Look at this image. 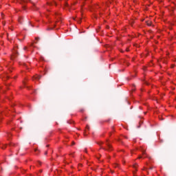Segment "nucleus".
Returning <instances> with one entry per match:
<instances>
[{
	"label": "nucleus",
	"instance_id": "nucleus-3",
	"mask_svg": "<svg viewBox=\"0 0 176 176\" xmlns=\"http://www.w3.org/2000/svg\"><path fill=\"white\" fill-rule=\"evenodd\" d=\"M41 78H42L41 76H36L34 77V79H41Z\"/></svg>",
	"mask_w": 176,
	"mask_h": 176
},
{
	"label": "nucleus",
	"instance_id": "nucleus-10",
	"mask_svg": "<svg viewBox=\"0 0 176 176\" xmlns=\"http://www.w3.org/2000/svg\"><path fill=\"white\" fill-rule=\"evenodd\" d=\"M72 145H75V142H72Z\"/></svg>",
	"mask_w": 176,
	"mask_h": 176
},
{
	"label": "nucleus",
	"instance_id": "nucleus-4",
	"mask_svg": "<svg viewBox=\"0 0 176 176\" xmlns=\"http://www.w3.org/2000/svg\"><path fill=\"white\" fill-rule=\"evenodd\" d=\"M81 20H82L81 19H78V20L77 21L78 23H80Z\"/></svg>",
	"mask_w": 176,
	"mask_h": 176
},
{
	"label": "nucleus",
	"instance_id": "nucleus-12",
	"mask_svg": "<svg viewBox=\"0 0 176 176\" xmlns=\"http://www.w3.org/2000/svg\"><path fill=\"white\" fill-rule=\"evenodd\" d=\"M153 168V167H150V170H152Z\"/></svg>",
	"mask_w": 176,
	"mask_h": 176
},
{
	"label": "nucleus",
	"instance_id": "nucleus-17",
	"mask_svg": "<svg viewBox=\"0 0 176 176\" xmlns=\"http://www.w3.org/2000/svg\"><path fill=\"white\" fill-rule=\"evenodd\" d=\"M54 5H56V3L54 1Z\"/></svg>",
	"mask_w": 176,
	"mask_h": 176
},
{
	"label": "nucleus",
	"instance_id": "nucleus-8",
	"mask_svg": "<svg viewBox=\"0 0 176 176\" xmlns=\"http://www.w3.org/2000/svg\"><path fill=\"white\" fill-rule=\"evenodd\" d=\"M36 41H39V38H36Z\"/></svg>",
	"mask_w": 176,
	"mask_h": 176
},
{
	"label": "nucleus",
	"instance_id": "nucleus-6",
	"mask_svg": "<svg viewBox=\"0 0 176 176\" xmlns=\"http://www.w3.org/2000/svg\"><path fill=\"white\" fill-rule=\"evenodd\" d=\"M48 5L52 6V5H53V3H48Z\"/></svg>",
	"mask_w": 176,
	"mask_h": 176
},
{
	"label": "nucleus",
	"instance_id": "nucleus-13",
	"mask_svg": "<svg viewBox=\"0 0 176 176\" xmlns=\"http://www.w3.org/2000/svg\"><path fill=\"white\" fill-rule=\"evenodd\" d=\"M101 144H102V142L98 143L99 145H100Z\"/></svg>",
	"mask_w": 176,
	"mask_h": 176
},
{
	"label": "nucleus",
	"instance_id": "nucleus-21",
	"mask_svg": "<svg viewBox=\"0 0 176 176\" xmlns=\"http://www.w3.org/2000/svg\"><path fill=\"white\" fill-rule=\"evenodd\" d=\"M41 173H42V170H40Z\"/></svg>",
	"mask_w": 176,
	"mask_h": 176
},
{
	"label": "nucleus",
	"instance_id": "nucleus-19",
	"mask_svg": "<svg viewBox=\"0 0 176 176\" xmlns=\"http://www.w3.org/2000/svg\"><path fill=\"white\" fill-rule=\"evenodd\" d=\"M80 166H82V164H80Z\"/></svg>",
	"mask_w": 176,
	"mask_h": 176
},
{
	"label": "nucleus",
	"instance_id": "nucleus-2",
	"mask_svg": "<svg viewBox=\"0 0 176 176\" xmlns=\"http://www.w3.org/2000/svg\"><path fill=\"white\" fill-rule=\"evenodd\" d=\"M146 24H147V25H148V27H151V25H152V22H151V21H146Z\"/></svg>",
	"mask_w": 176,
	"mask_h": 176
},
{
	"label": "nucleus",
	"instance_id": "nucleus-14",
	"mask_svg": "<svg viewBox=\"0 0 176 176\" xmlns=\"http://www.w3.org/2000/svg\"><path fill=\"white\" fill-rule=\"evenodd\" d=\"M31 46H34V44H31Z\"/></svg>",
	"mask_w": 176,
	"mask_h": 176
},
{
	"label": "nucleus",
	"instance_id": "nucleus-16",
	"mask_svg": "<svg viewBox=\"0 0 176 176\" xmlns=\"http://www.w3.org/2000/svg\"><path fill=\"white\" fill-rule=\"evenodd\" d=\"M37 151H38V150H37V149H36V150H35V152H36Z\"/></svg>",
	"mask_w": 176,
	"mask_h": 176
},
{
	"label": "nucleus",
	"instance_id": "nucleus-9",
	"mask_svg": "<svg viewBox=\"0 0 176 176\" xmlns=\"http://www.w3.org/2000/svg\"><path fill=\"white\" fill-rule=\"evenodd\" d=\"M115 167H118V164H116V165H115Z\"/></svg>",
	"mask_w": 176,
	"mask_h": 176
},
{
	"label": "nucleus",
	"instance_id": "nucleus-15",
	"mask_svg": "<svg viewBox=\"0 0 176 176\" xmlns=\"http://www.w3.org/2000/svg\"><path fill=\"white\" fill-rule=\"evenodd\" d=\"M80 112H83V110H80Z\"/></svg>",
	"mask_w": 176,
	"mask_h": 176
},
{
	"label": "nucleus",
	"instance_id": "nucleus-20",
	"mask_svg": "<svg viewBox=\"0 0 176 176\" xmlns=\"http://www.w3.org/2000/svg\"><path fill=\"white\" fill-rule=\"evenodd\" d=\"M23 2H25V0H23Z\"/></svg>",
	"mask_w": 176,
	"mask_h": 176
},
{
	"label": "nucleus",
	"instance_id": "nucleus-7",
	"mask_svg": "<svg viewBox=\"0 0 176 176\" xmlns=\"http://www.w3.org/2000/svg\"><path fill=\"white\" fill-rule=\"evenodd\" d=\"M23 49L24 50H27V47H25Z\"/></svg>",
	"mask_w": 176,
	"mask_h": 176
},
{
	"label": "nucleus",
	"instance_id": "nucleus-1",
	"mask_svg": "<svg viewBox=\"0 0 176 176\" xmlns=\"http://www.w3.org/2000/svg\"><path fill=\"white\" fill-rule=\"evenodd\" d=\"M106 145L107 146V148L101 147L102 149H104V151H112V146L108 142L106 143Z\"/></svg>",
	"mask_w": 176,
	"mask_h": 176
},
{
	"label": "nucleus",
	"instance_id": "nucleus-18",
	"mask_svg": "<svg viewBox=\"0 0 176 176\" xmlns=\"http://www.w3.org/2000/svg\"><path fill=\"white\" fill-rule=\"evenodd\" d=\"M39 164H41V162H38Z\"/></svg>",
	"mask_w": 176,
	"mask_h": 176
},
{
	"label": "nucleus",
	"instance_id": "nucleus-11",
	"mask_svg": "<svg viewBox=\"0 0 176 176\" xmlns=\"http://www.w3.org/2000/svg\"><path fill=\"white\" fill-rule=\"evenodd\" d=\"M45 155H47V151H46V152L45 153Z\"/></svg>",
	"mask_w": 176,
	"mask_h": 176
},
{
	"label": "nucleus",
	"instance_id": "nucleus-5",
	"mask_svg": "<svg viewBox=\"0 0 176 176\" xmlns=\"http://www.w3.org/2000/svg\"><path fill=\"white\" fill-rule=\"evenodd\" d=\"M86 129H87V130H89V125H87Z\"/></svg>",
	"mask_w": 176,
	"mask_h": 176
}]
</instances>
